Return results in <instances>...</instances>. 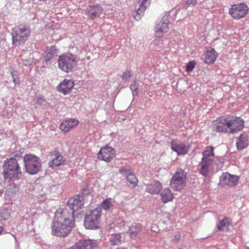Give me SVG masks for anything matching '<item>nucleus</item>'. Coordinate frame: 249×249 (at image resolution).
I'll list each match as a JSON object with an SVG mask.
<instances>
[{"label": "nucleus", "instance_id": "obj_34", "mask_svg": "<svg viewBox=\"0 0 249 249\" xmlns=\"http://www.w3.org/2000/svg\"><path fill=\"white\" fill-rule=\"evenodd\" d=\"M176 86L177 89L181 92L187 87V82L184 79H180L177 83Z\"/></svg>", "mask_w": 249, "mask_h": 249}, {"label": "nucleus", "instance_id": "obj_13", "mask_svg": "<svg viewBox=\"0 0 249 249\" xmlns=\"http://www.w3.org/2000/svg\"><path fill=\"white\" fill-rule=\"evenodd\" d=\"M114 149L110 147H102L98 153L99 159L109 162L115 157Z\"/></svg>", "mask_w": 249, "mask_h": 249}, {"label": "nucleus", "instance_id": "obj_10", "mask_svg": "<svg viewBox=\"0 0 249 249\" xmlns=\"http://www.w3.org/2000/svg\"><path fill=\"white\" fill-rule=\"evenodd\" d=\"M249 7L245 3L235 4L229 10V14L235 19H239L244 17L249 12Z\"/></svg>", "mask_w": 249, "mask_h": 249}, {"label": "nucleus", "instance_id": "obj_33", "mask_svg": "<svg viewBox=\"0 0 249 249\" xmlns=\"http://www.w3.org/2000/svg\"><path fill=\"white\" fill-rule=\"evenodd\" d=\"M150 0H142L140 1V7L138 9V13L143 14L146 7L149 6Z\"/></svg>", "mask_w": 249, "mask_h": 249}, {"label": "nucleus", "instance_id": "obj_47", "mask_svg": "<svg viewBox=\"0 0 249 249\" xmlns=\"http://www.w3.org/2000/svg\"><path fill=\"white\" fill-rule=\"evenodd\" d=\"M180 240V235H175L173 241L175 243H178Z\"/></svg>", "mask_w": 249, "mask_h": 249}, {"label": "nucleus", "instance_id": "obj_26", "mask_svg": "<svg viewBox=\"0 0 249 249\" xmlns=\"http://www.w3.org/2000/svg\"><path fill=\"white\" fill-rule=\"evenodd\" d=\"M161 199L164 203L172 201L173 198V194L169 188H166L160 193Z\"/></svg>", "mask_w": 249, "mask_h": 249}, {"label": "nucleus", "instance_id": "obj_22", "mask_svg": "<svg viewBox=\"0 0 249 249\" xmlns=\"http://www.w3.org/2000/svg\"><path fill=\"white\" fill-rule=\"evenodd\" d=\"M162 188L161 184L159 181H153L146 185V191L151 194H158Z\"/></svg>", "mask_w": 249, "mask_h": 249}, {"label": "nucleus", "instance_id": "obj_36", "mask_svg": "<svg viewBox=\"0 0 249 249\" xmlns=\"http://www.w3.org/2000/svg\"><path fill=\"white\" fill-rule=\"evenodd\" d=\"M121 236L120 233L113 234L110 239V241L113 245H117L121 241Z\"/></svg>", "mask_w": 249, "mask_h": 249}, {"label": "nucleus", "instance_id": "obj_39", "mask_svg": "<svg viewBox=\"0 0 249 249\" xmlns=\"http://www.w3.org/2000/svg\"><path fill=\"white\" fill-rule=\"evenodd\" d=\"M130 89L133 92V96L137 95L138 93V85L136 82H134V83L130 85Z\"/></svg>", "mask_w": 249, "mask_h": 249}, {"label": "nucleus", "instance_id": "obj_44", "mask_svg": "<svg viewBox=\"0 0 249 249\" xmlns=\"http://www.w3.org/2000/svg\"><path fill=\"white\" fill-rule=\"evenodd\" d=\"M32 63V61L30 59H26L23 60V64L25 66H29Z\"/></svg>", "mask_w": 249, "mask_h": 249}, {"label": "nucleus", "instance_id": "obj_4", "mask_svg": "<svg viewBox=\"0 0 249 249\" xmlns=\"http://www.w3.org/2000/svg\"><path fill=\"white\" fill-rule=\"evenodd\" d=\"M26 172L35 175L40 171L42 164L39 158L33 154H26L23 158Z\"/></svg>", "mask_w": 249, "mask_h": 249}, {"label": "nucleus", "instance_id": "obj_23", "mask_svg": "<svg viewBox=\"0 0 249 249\" xmlns=\"http://www.w3.org/2000/svg\"><path fill=\"white\" fill-rule=\"evenodd\" d=\"M65 162V160L63 157L60 153L57 152L55 154V157L53 158L49 162V167L52 168H54L62 165Z\"/></svg>", "mask_w": 249, "mask_h": 249}, {"label": "nucleus", "instance_id": "obj_32", "mask_svg": "<svg viewBox=\"0 0 249 249\" xmlns=\"http://www.w3.org/2000/svg\"><path fill=\"white\" fill-rule=\"evenodd\" d=\"M113 203L111 201V199L109 198L103 200L101 204L100 208H101V210L103 209L105 211H107L111 209L113 207Z\"/></svg>", "mask_w": 249, "mask_h": 249}, {"label": "nucleus", "instance_id": "obj_20", "mask_svg": "<svg viewBox=\"0 0 249 249\" xmlns=\"http://www.w3.org/2000/svg\"><path fill=\"white\" fill-rule=\"evenodd\" d=\"M76 243L81 249H93L97 245L96 241L90 239L82 240Z\"/></svg>", "mask_w": 249, "mask_h": 249}, {"label": "nucleus", "instance_id": "obj_50", "mask_svg": "<svg viewBox=\"0 0 249 249\" xmlns=\"http://www.w3.org/2000/svg\"><path fill=\"white\" fill-rule=\"evenodd\" d=\"M3 228L2 226H0V234L3 231Z\"/></svg>", "mask_w": 249, "mask_h": 249}, {"label": "nucleus", "instance_id": "obj_35", "mask_svg": "<svg viewBox=\"0 0 249 249\" xmlns=\"http://www.w3.org/2000/svg\"><path fill=\"white\" fill-rule=\"evenodd\" d=\"M10 217V213L6 209L0 211V220H6Z\"/></svg>", "mask_w": 249, "mask_h": 249}, {"label": "nucleus", "instance_id": "obj_14", "mask_svg": "<svg viewBox=\"0 0 249 249\" xmlns=\"http://www.w3.org/2000/svg\"><path fill=\"white\" fill-rule=\"evenodd\" d=\"M238 179V177L237 176L231 175L228 173H224L220 177L219 183L222 186L229 185L232 186L237 184Z\"/></svg>", "mask_w": 249, "mask_h": 249}, {"label": "nucleus", "instance_id": "obj_37", "mask_svg": "<svg viewBox=\"0 0 249 249\" xmlns=\"http://www.w3.org/2000/svg\"><path fill=\"white\" fill-rule=\"evenodd\" d=\"M224 162V159L222 157H216L214 159L213 163H214L218 168H221Z\"/></svg>", "mask_w": 249, "mask_h": 249}, {"label": "nucleus", "instance_id": "obj_18", "mask_svg": "<svg viewBox=\"0 0 249 249\" xmlns=\"http://www.w3.org/2000/svg\"><path fill=\"white\" fill-rule=\"evenodd\" d=\"M171 146L172 150L177 153L178 155H184L189 151V147L185 144L178 143L174 141H172Z\"/></svg>", "mask_w": 249, "mask_h": 249}, {"label": "nucleus", "instance_id": "obj_41", "mask_svg": "<svg viewBox=\"0 0 249 249\" xmlns=\"http://www.w3.org/2000/svg\"><path fill=\"white\" fill-rule=\"evenodd\" d=\"M119 172L123 174L124 175L126 176L129 173H131L130 172V170L129 169L124 168H121L119 169Z\"/></svg>", "mask_w": 249, "mask_h": 249}, {"label": "nucleus", "instance_id": "obj_46", "mask_svg": "<svg viewBox=\"0 0 249 249\" xmlns=\"http://www.w3.org/2000/svg\"><path fill=\"white\" fill-rule=\"evenodd\" d=\"M89 193V190L88 189H84L82 190V195L81 196H83V195H88Z\"/></svg>", "mask_w": 249, "mask_h": 249}, {"label": "nucleus", "instance_id": "obj_30", "mask_svg": "<svg viewBox=\"0 0 249 249\" xmlns=\"http://www.w3.org/2000/svg\"><path fill=\"white\" fill-rule=\"evenodd\" d=\"M126 179L127 181L128 185L130 187L133 188L137 185L138 179L134 174L129 173L126 176Z\"/></svg>", "mask_w": 249, "mask_h": 249}, {"label": "nucleus", "instance_id": "obj_25", "mask_svg": "<svg viewBox=\"0 0 249 249\" xmlns=\"http://www.w3.org/2000/svg\"><path fill=\"white\" fill-rule=\"evenodd\" d=\"M216 52L214 49H212L208 51L205 55L204 62L207 64L213 63L216 58Z\"/></svg>", "mask_w": 249, "mask_h": 249}, {"label": "nucleus", "instance_id": "obj_43", "mask_svg": "<svg viewBox=\"0 0 249 249\" xmlns=\"http://www.w3.org/2000/svg\"><path fill=\"white\" fill-rule=\"evenodd\" d=\"M197 3L196 0H188L186 1V4L188 6L192 5L193 6L196 4Z\"/></svg>", "mask_w": 249, "mask_h": 249}, {"label": "nucleus", "instance_id": "obj_38", "mask_svg": "<svg viewBox=\"0 0 249 249\" xmlns=\"http://www.w3.org/2000/svg\"><path fill=\"white\" fill-rule=\"evenodd\" d=\"M196 65V62L194 61L189 62L186 68V71L188 72L192 71L195 67Z\"/></svg>", "mask_w": 249, "mask_h": 249}, {"label": "nucleus", "instance_id": "obj_40", "mask_svg": "<svg viewBox=\"0 0 249 249\" xmlns=\"http://www.w3.org/2000/svg\"><path fill=\"white\" fill-rule=\"evenodd\" d=\"M132 74L130 71H126L123 73L122 78L125 81H128L130 80Z\"/></svg>", "mask_w": 249, "mask_h": 249}, {"label": "nucleus", "instance_id": "obj_28", "mask_svg": "<svg viewBox=\"0 0 249 249\" xmlns=\"http://www.w3.org/2000/svg\"><path fill=\"white\" fill-rule=\"evenodd\" d=\"M248 145V139L243 137L242 135L238 138L236 142V146L238 150H243L246 148Z\"/></svg>", "mask_w": 249, "mask_h": 249}, {"label": "nucleus", "instance_id": "obj_19", "mask_svg": "<svg viewBox=\"0 0 249 249\" xmlns=\"http://www.w3.org/2000/svg\"><path fill=\"white\" fill-rule=\"evenodd\" d=\"M79 123V121L74 119H69L62 122L60 125V129L65 132L69 131Z\"/></svg>", "mask_w": 249, "mask_h": 249}, {"label": "nucleus", "instance_id": "obj_6", "mask_svg": "<svg viewBox=\"0 0 249 249\" xmlns=\"http://www.w3.org/2000/svg\"><path fill=\"white\" fill-rule=\"evenodd\" d=\"M186 173L184 171L178 169L170 180V187L175 191H180L186 185Z\"/></svg>", "mask_w": 249, "mask_h": 249}, {"label": "nucleus", "instance_id": "obj_12", "mask_svg": "<svg viewBox=\"0 0 249 249\" xmlns=\"http://www.w3.org/2000/svg\"><path fill=\"white\" fill-rule=\"evenodd\" d=\"M68 207L71 212H74L81 209L84 204L83 196L78 195L70 198L68 202Z\"/></svg>", "mask_w": 249, "mask_h": 249}, {"label": "nucleus", "instance_id": "obj_29", "mask_svg": "<svg viewBox=\"0 0 249 249\" xmlns=\"http://www.w3.org/2000/svg\"><path fill=\"white\" fill-rule=\"evenodd\" d=\"M223 118H226V117L222 116L219 118L217 122H218V124L215 127L216 131L219 132H226L228 131L227 128L226 123H224V122L222 121V119Z\"/></svg>", "mask_w": 249, "mask_h": 249}, {"label": "nucleus", "instance_id": "obj_1", "mask_svg": "<svg viewBox=\"0 0 249 249\" xmlns=\"http://www.w3.org/2000/svg\"><path fill=\"white\" fill-rule=\"evenodd\" d=\"M2 174L6 180L17 179L21 175V169L17 160L13 158L7 160L3 165Z\"/></svg>", "mask_w": 249, "mask_h": 249}, {"label": "nucleus", "instance_id": "obj_27", "mask_svg": "<svg viewBox=\"0 0 249 249\" xmlns=\"http://www.w3.org/2000/svg\"><path fill=\"white\" fill-rule=\"evenodd\" d=\"M213 149L214 148L213 146H207L206 148V149L202 153L203 156L202 159L206 160H214L213 159L214 156Z\"/></svg>", "mask_w": 249, "mask_h": 249}, {"label": "nucleus", "instance_id": "obj_15", "mask_svg": "<svg viewBox=\"0 0 249 249\" xmlns=\"http://www.w3.org/2000/svg\"><path fill=\"white\" fill-rule=\"evenodd\" d=\"M213 161L214 160L201 159V160L199 163L200 167L198 169L199 173L204 177H208L211 168L213 165Z\"/></svg>", "mask_w": 249, "mask_h": 249}, {"label": "nucleus", "instance_id": "obj_17", "mask_svg": "<svg viewBox=\"0 0 249 249\" xmlns=\"http://www.w3.org/2000/svg\"><path fill=\"white\" fill-rule=\"evenodd\" d=\"M74 83L72 80L64 79L57 86V90L64 94H67L72 89Z\"/></svg>", "mask_w": 249, "mask_h": 249}, {"label": "nucleus", "instance_id": "obj_16", "mask_svg": "<svg viewBox=\"0 0 249 249\" xmlns=\"http://www.w3.org/2000/svg\"><path fill=\"white\" fill-rule=\"evenodd\" d=\"M103 12V8L99 5L89 6L85 10V14L91 19L100 17Z\"/></svg>", "mask_w": 249, "mask_h": 249}, {"label": "nucleus", "instance_id": "obj_2", "mask_svg": "<svg viewBox=\"0 0 249 249\" xmlns=\"http://www.w3.org/2000/svg\"><path fill=\"white\" fill-rule=\"evenodd\" d=\"M31 33L29 26L19 25L12 29V44L14 46L23 45L28 39Z\"/></svg>", "mask_w": 249, "mask_h": 249}, {"label": "nucleus", "instance_id": "obj_8", "mask_svg": "<svg viewBox=\"0 0 249 249\" xmlns=\"http://www.w3.org/2000/svg\"><path fill=\"white\" fill-rule=\"evenodd\" d=\"M74 219L73 212H71L67 208L61 209L55 212L53 222L73 224Z\"/></svg>", "mask_w": 249, "mask_h": 249}, {"label": "nucleus", "instance_id": "obj_51", "mask_svg": "<svg viewBox=\"0 0 249 249\" xmlns=\"http://www.w3.org/2000/svg\"><path fill=\"white\" fill-rule=\"evenodd\" d=\"M117 249H125L124 248H118Z\"/></svg>", "mask_w": 249, "mask_h": 249}, {"label": "nucleus", "instance_id": "obj_48", "mask_svg": "<svg viewBox=\"0 0 249 249\" xmlns=\"http://www.w3.org/2000/svg\"><path fill=\"white\" fill-rule=\"evenodd\" d=\"M143 14H139L138 13V10L137 11V14L136 16H134V18H135L137 20H139L140 18H141V15H142Z\"/></svg>", "mask_w": 249, "mask_h": 249}, {"label": "nucleus", "instance_id": "obj_11", "mask_svg": "<svg viewBox=\"0 0 249 249\" xmlns=\"http://www.w3.org/2000/svg\"><path fill=\"white\" fill-rule=\"evenodd\" d=\"M170 13L169 12H165L161 20L157 21L155 25V31L156 36L159 38L161 37L165 33H167L169 29V21L168 18Z\"/></svg>", "mask_w": 249, "mask_h": 249}, {"label": "nucleus", "instance_id": "obj_42", "mask_svg": "<svg viewBox=\"0 0 249 249\" xmlns=\"http://www.w3.org/2000/svg\"><path fill=\"white\" fill-rule=\"evenodd\" d=\"M45 102L44 99L42 97H38L37 99L36 103L39 105H42Z\"/></svg>", "mask_w": 249, "mask_h": 249}, {"label": "nucleus", "instance_id": "obj_45", "mask_svg": "<svg viewBox=\"0 0 249 249\" xmlns=\"http://www.w3.org/2000/svg\"><path fill=\"white\" fill-rule=\"evenodd\" d=\"M13 82L15 84L19 83V79L18 77H15L14 74H12Z\"/></svg>", "mask_w": 249, "mask_h": 249}, {"label": "nucleus", "instance_id": "obj_24", "mask_svg": "<svg viewBox=\"0 0 249 249\" xmlns=\"http://www.w3.org/2000/svg\"><path fill=\"white\" fill-rule=\"evenodd\" d=\"M142 230V228L141 224L135 223L129 227L127 232L132 239H136Z\"/></svg>", "mask_w": 249, "mask_h": 249}, {"label": "nucleus", "instance_id": "obj_7", "mask_svg": "<svg viewBox=\"0 0 249 249\" xmlns=\"http://www.w3.org/2000/svg\"><path fill=\"white\" fill-rule=\"evenodd\" d=\"M222 120L226 123L227 128L230 129L229 132L231 133L238 132L242 130L244 127V121L239 117L227 116Z\"/></svg>", "mask_w": 249, "mask_h": 249}, {"label": "nucleus", "instance_id": "obj_9", "mask_svg": "<svg viewBox=\"0 0 249 249\" xmlns=\"http://www.w3.org/2000/svg\"><path fill=\"white\" fill-rule=\"evenodd\" d=\"M72 224L53 222L52 232L56 236L61 237L67 236L71 230Z\"/></svg>", "mask_w": 249, "mask_h": 249}, {"label": "nucleus", "instance_id": "obj_3", "mask_svg": "<svg viewBox=\"0 0 249 249\" xmlns=\"http://www.w3.org/2000/svg\"><path fill=\"white\" fill-rule=\"evenodd\" d=\"M58 68L63 71L69 73L75 68L77 60L76 56L71 53L60 55L57 60Z\"/></svg>", "mask_w": 249, "mask_h": 249}, {"label": "nucleus", "instance_id": "obj_49", "mask_svg": "<svg viewBox=\"0 0 249 249\" xmlns=\"http://www.w3.org/2000/svg\"><path fill=\"white\" fill-rule=\"evenodd\" d=\"M70 249H80L78 246H77L76 243L74 246H72L71 248H70Z\"/></svg>", "mask_w": 249, "mask_h": 249}, {"label": "nucleus", "instance_id": "obj_5", "mask_svg": "<svg viewBox=\"0 0 249 249\" xmlns=\"http://www.w3.org/2000/svg\"><path fill=\"white\" fill-rule=\"evenodd\" d=\"M101 213V208L99 207L94 210L90 211L85 217L84 225L85 227L88 229L99 228Z\"/></svg>", "mask_w": 249, "mask_h": 249}, {"label": "nucleus", "instance_id": "obj_21", "mask_svg": "<svg viewBox=\"0 0 249 249\" xmlns=\"http://www.w3.org/2000/svg\"><path fill=\"white\" fill-rule=\"evenodd\" d=\"M57 49L55 46L48 47L43 56L44 61L47 65L51 64V60L57 54Z\"/></svg>", "mask_w": 249, "mask_h": 249}, {"label": "nucleus", "instance_id": "obj_31", "mask_svg": "<svg viewBox=\"0 0 249 249\" xmlns=\"http://www.w3.org/2000/svg\"><path fill=\"white\" fill-rule=\"evenodd\" d=\"M230 225L228 218L225 217L222 220L219 221L217 225V229L219 231H224L226 230Z\"/></svg>", "mask_w": 249, "mask_h": 249}]
</instances>
